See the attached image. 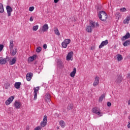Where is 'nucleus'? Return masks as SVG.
Instances as JSON below:
<instances>
[{
  "mask_svg": "<svg viewBox=\"0 0 130 130\" xmlns=\"http://www.w3.org/2000/svg\"><path fill=\"white\" fill-rule=\"evenodd\" d=\"M130 21V16H127L126 19L124 20L123 23L124 24H128V22Z\"/></svg>",
  "mask_w": 130,
  "mask_h": 130,
  "instance_id": "b1692460",
  "label": "nucleus"
},
{
  "mask_svg": "<svg viewBox=\"0 0 130 130\" xmlns=\"http://www.w3.org/2000/svg\"><path fill=\"white\" fill-rule=\"evenodd\" d=\"M128 105H130V100H128Z\"/></svg>",
  "mask_w": 130,
  "mask_h": 130,
  "instance_id": "6e6d98bb",
  "label": "nucleus"
},
{
  "mask_svg": "<svg viewBox=\"0 0 130 130\" xmlns=\"http://www.w3.org/2000/svg\"><path fill=\"white\" fill-rule=\"evenodd\" d=\"M127 77L130 78V73L127 74Z\"/></svg>",
  "mask_w": 130,
  "mask_h": 130,
  "instance_id": "5fc2aeb1",
  "label": "nucleus"
},
{
  "mask_svg": "<svg viewBox=\"0 0 130 130\" xmlns=\"http://www.w3.org/2000/svg\"><path fill=\"white\" fill-rule=\"evenodd\" d=\"M11 103H12V102H11V101H9V100H7L5 102V104H6V105H7V106L10 105Z\"/></svg>",
  "mask_w": 130,
  "mask_h": 130,
  "instance_id": "c9c22d12",
  "label": "nucleus"
},
{
  "mask_svg": "<svg viewBox=\"0 0 130 130\" xmlns=\"http://www.w3.org/2000/svg\"><path fill=\"white\" fill-rule=\"evenodd\" d=\"M92 30H93V28L90 25H87L86 27V31L88 33H91Z\"/></svg>",
  "mask_w": 130,
  "mask_h": 130,
  "instance_id": "6ab92c4d",
  "label": "nucleus"
},
{
  "mask_svg": "<svg viewBox=\"0 0 130 130\" xmlns=\"http://www.w3.org/2000/svg\"><path fill=\"white\" fill-rule=\"evenodd\" d=\"M117 58L118 61H120L121 60H122L123 57L121 55L118 54Z\"/></svg>",
  "mask_w": 130,
  "mask_h": 130,
  "instance_id": "c85d7f7f",
  "label": "nucleus"
},
{
  "mask_svg": "<svg viewBox=\"0 0 130 130\" xmlns=\"http://www.w3.org/2000/svg\"><path fill=\"white\" fill-rule=\"evenodd\" d=\"M95 49V47H91V50H94Z\"/></svg>",
  "mask_w": 130,
  "mask_h": 130,
  "instance_id": "864d4df0",
  "label": "nucleus"
},
{
  "mask_svg": "<svg viewBox=\"0 0 130 130\" xmlns=\"http://www.w3.org/2000/svg\"><path fill=\"white\" fill-rule=\"evenodd\" d=\"M10 53H11V55L14 56V55H16L17 53V48L14 49L11 51H10Z\"/></svg>",
  "mask_w": 130,
  "mask_h": 130,
  "instance_id": "393cba45",
  "label": "nucleus"
},
{
  "mask_svg": "<svg viewBox=\"0 0 130 130\" xmlns=\"http://www.w3.org/2000/svg\"><path fill=\"white\" fill-rule=\"evenodd\" d=\"M43 48H44V49H46V48H47V45L44 44L43 45Z\"/></svg>",
  "mask_w": 130,
  "mask_h": 130,
  "instance_id": "49530a36",
  "label": "nucleus"
},
{
  "mask_svg": "<svg viewBox=\"0 0 130 130\" xmlns=\"http://www.w3.org/2000/svg\"><path fill=\"white\" fill-rule=\"evenodd\" d=\"M76 73H77V69L75 68L73 69V71H72L70 74L71 77L72 78H75V76H76Z\"/></svg>",
  "mask_w": 130,
  "mask_h": 130,
  "instance_id": "a211bd4d",
  "label": "nucleus"
},
{
  "mask_svg": "<svg viewBox=\"0 0 130 130\" xmlns=\"http://www.w3.org/2000/svg\"><path fill=\"white\" fill-rule=\"evenodd\" d=\"M39 27V26L38 25H35L32 27V30L33 31H37L38 30V28Z\"/></svg>",
  "mask_w": 130,
  "mask_h": 130,
  "instance_id": "f704fd0d",
  "label": "nucleus"
},
{
  "mask_svg": "<svg viewBox=\"0 0 130 130\" xmlns=\"http://www.w3.org/2000/svg\"><path fill=\"white\" fill-rule=\"evenodd\" d=\"M74 108V104L72 103H69L67 108V110L68 111H70V110H72Z\"/></svg>",
  "mask_w": 130,
  "mask_h": 130,
  "instance_id": "ddd939ff",
  "label": "nucleus"
},
{
  "mask_svg": "<svg viewBox=\"0 0 130 130\" xmlns=\"http://www.w3.org/2000/svg\"><path fill=\"white\" fill-rule=\"evenodd\" d=\"M14 99H15V96H11L8 98V100L10 101L11 102L13 101Z\"/></svg>",
  "mask_w": 130,
  "mask_h": 130,
  "instance_id": "e433bc0d",
  "label": "nucleus"
},
{
  "mask_svg": "<svg viewBox=\"0 0 130 130\" xmlns=\"http://www.w3.org/2000/svg\"><path fill=\"white\" fill-rule=\"evenodd\" d=\"M47 125V116H44L43 121L41 122L40 125L42 127H44Z\"/></svg>",
  "mask_w": 130,
  "mask_h": 130,
  "instance_id": "7ed1b4c3",
  "label": "nucleus"
},
{
  "mask_svg": "<svg viewBox=\"0 0 130 130\" xmlns=\"http://www.w3.org/2000/svg\"><path fill=\"white\" fill-rule=\"evenodd\" d=\"M99 18L101 21L103 22L106 21L107 20L108 16L105 11H101L98 14Z\"/></svg>",
  "mask_w": 130,
  "mask_h": 130,
  "instance_id": "f257e3e1",
  "label": "nucleus"
},
{
  "mask_svg": "<svg viewBox=\"0 0 130 130\" xmlns=\"http://www.w3.org/2000/svg\"><path fill=\"white\" fill-rule=\"evenodd\" d=\"M129 44H130V40H127L123 43V46H128Z\"/></svg>",
  "mask_w": 130,
  "mask_h": 130,
  "instance_id": "a878e982",
  "label": "nucleus"
},
{
  "mask_svg": "<svg viewBox=\"0 0 130 130\" xmlns=\"http://www.w3.org/2000/svg\"><path fill=\"white\" fill-rule=\"evenodd\" d=\"M34 100H36V99H37V93H34Z\"/></svg>",
  "mask_w": 130,
  "mask_h": 130,
  "instance_id": "c03bdc74",
  "label": "nucleus"
},
{
  "mask_svg": "<svg viewBox=\"0 0 130 130\" xmlns=\"http://www.w3.org/2000/svg\"><path fill=\"white\" fill-rule=\"evenodd\" d=\"M54 32L57 36H59V35H60V33H59V30H58V28H57V27H54Z\"/></svg>",
  "mask_w": 130,
  "mask_h": 130,
  "instance_id": "412c9836",
  "label": "nucleus"
},
{
  "mask_svg": "<svg viewBox=\"0 0 130 130\" xmlns=\"http://www.w3.org/2000/svg\"><path fill=\"white\" fill-rule=\"evenodd\" d=\"M34 59H36V55H34L28 58V60H29V61H33Z\"/></svg>",
  "mask_w": 130,
  "mask_h": 130,
  "instance_id": "bb28decb",
  "label": "nucleus"
},
{
  "mask_svg": "<svg viewBox=\"0 0 130 130\" xmlns=\"http://www.w3.org/2000/svg\"><path fill=\"white\" fill-rule=\"evenodd\" d=\"M61 45L63 48H67V47H68V44L64 42H62Z\"/></svg>",
  "mask_w": 130,
  "mask_h": 130,
  "instance_id": "72a5a7b5",
  "label": "nucleus"
},
{
  "mask_svg": "<svg viewBox=\"0 0 130 130\" xmlns=\"http://www.w3.org/2000/svg\"><path fill=\"white\" fill-rule=\"evenodd\" d=\"M13 106H14L15 109H20L22 106V104L21 103V102L15 101Z\"/></svg>",
  "mask_w": 130,
  "mask_h": 130,
  "instance_id": "20e7f679",
  "label": "nucleus"
},
{
  "mask_svg": "<svg viewBox=\"0 0 130 130\" xmlns=\"http://www.w3.org/2000/svg\"><path fill=\"white\" fill-rule=\"evenodd\" d=\"M59 0H54V2L55 3V4H57V3H58Z\"/></svg>",
  "mask_w": 130,
  "mask_h": 130,
  "instance_id": "8fccbe9b",
  "label": "nucleus"
},
{
  "mask_svg": "<svg viewBox=\"0 0 130 130\" xmlns=\"http://www.w3.org/2000/svg\"><path fill=\"white\" fill-rule=\"evenodd\" d=\"M42 49L41 48V47H38L37 48L36 51H37V52L39 53V52H40V51H41Z\"/></svg>",
  "mask_w": 130,
  "mask_h": 130,
  "instance_id": "58836bf2",
  "label": "nucleus"
},
{
  "mask_svg": "<svg viewBox=\"0 0 130 130\" xmlns=\"http://www.w3.org/2000/svg\"><path fill=\"white\" fill-rule=\"evenodd\" d=\"M59 124L61 127H64V121L63 120L60 121Z\"/></svg>",
  "mask_w": 130,
  "mask_h": 130,
  "instance_id": "7c9ffc66",
  "label": "nucleus"
},
{
  "mask_svg": "<svg viewBox=\"0 0 130 130\" xmlns=\"http://www.w3.org/2000/svg\"><path fill=\"white\" fill-rule=\"evenodd\" d=\"M6 10L7 12L8 17H11L12 12H13V9L12 8V7H11V6H7L6 7Z\"/></svg>",
  "mask_w": 130,
  "mask_h": 130,
  "instance_id": "0eeeda50",
  "label": "nucleus"
},
{
  "mask_svg": "<svg viewBox=\"0 0 130 130\" xmlns=\"http://www.w3.org/2000/svg\"><path fill=\"white\" fill-rule=\"evenodd\" d=\"M42 128V127H41V126H38L35 127L34 130H41Z\"/></svg>",
  "mask_w": 130,
  "mask_h": 130,
  "instance_id": "79ce46f5",
  "label": "nucleus"
},
{
  "mask_svg": "<svg viewBox=\"0 0 130 130\" xmlns=\"http://www.w3.org/2000/svg\"><path fill=\"white\" fill-rule=\"evenodd\" d=\"M4 49V45H0V52Z\"/></svg>",
  "mask_w": 130,
  "mask_h": 130,
  "instance_id": "37998d69",
  "label": "nucleus"
},
{
  "mask_svg": "<svg viewBox=\"0 0 130 130\" xmlns=\"http://www.w3.org/2000/svg\"><path fill=\"white\" fill-rule=\"evenodd\" d=\"M73 51L68 53L66 57L67 60H73V59H72V58H73Z\"/></svg>",
  "mask_w": 130,
  "mask_h": 130,
  "instance_id": "1a4fd4ad",
  "label": "nucleus"
},
{
  "mask_svg": "<svg viewBox=\"0 0 130 130\" xmlns=\"http://www.w3.org/2000/svg\"><path fill=\"white\" fill-rule=\"evenodd\" d=\"M122 80V76L119 75L116 77V80H115V83H116V84H120Z\"/></svg>",
  "mask_w": 130,
  "mask_h": 130,
  "instance_id": "6e6552de",
  "label": "nucleus"
},
{
  "mask_svg": "<svg viewBox=\"0 0 130 130\" xmlns=\"http://www.w3.org/2000/svg\"><path fill=\"white\" fill-rule=\"evenodd\" d=\"M128 38H130V34L129 32H127L124 36L122 37V41H124V40L128 39Z\"/></svg>",
  "mask_w": 130,
  "mask_h": 130,
  "instance_id": "2eb2a0df",
  "label": "nucleus"
},
{
  "mask_svg": "<svg viewBox=\"0 0 130 130\" xmlns=\"http://www.w3.org/2000/svg\"><path fill=\"white\" fill-rule=\"evenodd\" d=\"M107 106H108V107H110V106H111V103H110V102H108V103H107Z\"/></svg>",
  "mask_w": 130,
  "mask_h": 130,
  "instance_id": "a18cd8bd",
  "label": "nucleus"
},
{
  "mask_svg": "<svg viewBox=\"0 0 130 130\" xmlns=\"http://www.w3.org/2000/svg\"><path fill=\"white\" fill-rule=\"evenodd\" d=\"M10 86H11V84L9 82L6 83L4 84V88L6 89V90H8L10 88Z\"/></svg>",
  "mask_w": 130,
  "mask_h": 130,
  "instance_id": "cd10ccee",
  "label": "nucleus"
},
{
  "mask_svg": "<svg viewBox=\"0 0 130 130\" xmlns=\"http://www.w3.org/2000/svg\"><path fill=\"white\" fill-rule=\"evenodd\" d=\"M57 64L60 69H62L63 68V64L62 63V62L60 60H58L57 61Z\"/></svg>",
  "mask_w": 130,
  "mask_h": 130,
  "instance_id": "aec40b11",
  "label": "nucleus"
},
{
  "mask_svg": "<svg viewBox=\"0 0 130 130\" xmlns=\"http://www.w3.org/2000/svg\"><path fill=\"white\" fill-rule=\"evenodd\" d=\"M51 96L49 93H46L45 95V101L49 105V103L51 102V100L50 99Z\"/></svg>",
  "mask_w": 130,
  "mask_h": 130,
  "instance_id": "423d86ee",
  "label": "nucleus"
},
{
  "mask_svg": "<svg viewBox=\"0 0 130 130\" xmlns=\"http://www.w3.org/2000/svg\"><path fill=\"white\" fill-rule=\"evenodd\" d=\"M14 87L16 89H20L21 87V82H16L14 84Z\"/></svg>",
  "mask_w": 130,
  "mask_h": 130,
  "instance_id": "4be33fe9",
  "label": "nucleus"
},
{
  "mask_svg": "<svg viewBox=\"0 0 130 130\" xmlns=\"http://www.w3.org/2000/svg\"><path fill=\"white\" fill-rule=\"evenodd\" d=\"M34 9H35V8H34V7H33V6L30 7L29 8V12H33V11H34Z\"/></svg>",
  "mask_w": 130,
  "mask_h": 130,
  "instance_id": "a19ab883",
  "label": "nucleus"
},
{
  "mask_svg": "<svg viewBox=\"0 0 130 130\" xmlns=\"http://www.w3.org/2000/svg\"><path fill=\"white\" fill-rule=\"evenodd\" d=\"M49 28L48 24H45L42 27V31L43 32H46V31L48 30Z\"/></svg>",
  "mask_w": 130,
  "mask_h": 130,
  "instance_id": "9b49d317",
  "label": "nucleus"
},
{
  "mask_svg": "<svg viewBox=\"0 0 130 130\" xmlns=\"http://www.w3.org/2000/svg\"><path fill=\"white\" fill-rule=\"evenodd\" d=\"M120 12H126V8H122L120 9Z\"/></svg>",
  "mask_w": 130,
  "mask_h": 130,
  "instance_id": "ea45409f",
  "label": "nucleus"
},
{
  "mask_svg": "<svg viewBox=\"0 0 130 130\" xmlns=\"http://www.w3.org/2000/svg\"><path fill=\"white\" fill-rule=\"evenodd\" d=\"M99 84V77H96L95 78L94 82L93 83V86L94 87H96V86H98Z\"/></svg>",
  "mask_w": 130,
  "mask_h": 130,
  "instance_id": "4468645a",
  "label": "nucleus"
},
{
  "mask_svg": "<svg viewBox=\"0 0 130 130\" xmlns=\"http://www.w3.org/2000/svg\"><path fill=\"white\" fill-rule=\"evenodd\" d=\"M16 61H17V58L14 57L10 61L9 64L10 66H13V64H15L16 63Z\"/></svg>",
  "mask_w": 130,
  "mask_h": 130,
  "instance_id": "f3484780",
  "label": "nucleus"
},
{
  "mask_svg": "<svg viewBox=\"0 0 130 130\" xmlns=\"http://www.w3.org/2000/svg\"><path fill=\"white\" fill-rule=\"evenodd\" d=\"M7 62L6 59H4L3 57H0V64H5Z\"/></svg>",
  "mask_w": 130,
  "mask_h": 130,
  "instance_id": "5701e85b",
  "label": "nucleus"
},
{
  "mask_svg": "<svg viewBox=\"0 0 130 130\" xmlns=\"http://www.w3.org/2000/svg\"><path fill=\"white\" fill-rule=\"evenodd\" d=\"M9 48L10 51H12V50H13V49L14 48V41H13V40H11L10 41Z\"/></svg>",
  "mask_w": 130,
  "mask_h": 130,
  "instance_id": "dca6fc26",
  "label": "nucleus"
},
{
  "mask_svg": "<svg viewBox=\"0 0 130 130\" xmlns=\"http://www.w3.org/2000/svg\"><path fill=\"white\" fill-rule=\"evenodd\" d=\"M64 43H67V45L70 44L71 43V39H67L64 40L63 41Z\"/></svg>",
  "mask_w": 130,
  "mask_h": 130,
  "instance_id": "2f4dec72",
  "label": "nucleus"
},
{
  "mask_svg": "<svg viewBox=\"0 0 130 130\" xmlns=\"http://www.w3.org/2000/svg\"><path fill=\"white\" fill-rule=\"evenodd\" d=\"M5 12V10H4V5H3V4L0 3V13H4Z\"/></svg>",
  "mask_w": 130,
  "mask_h": 130,
  "instance_id": "c756f323",
  "label": "nucleus"
},
{
  "mask_svg": "<svg viewBox=\"0 0 130 130\" xmlns=\"http://www.w3.org/2000/svg\"><path fill=\"white\" fill-rule=\"evenodd\" d=\"M29 129H30V127H29V126H26L25 128V130H29Z\"/></svg>",
  "mask_w": 130,
  "mask_h": 130,
  "instance_id": "09e8293b",
  "label": "nucleus"
},
{
  "mask_svg": "<svg viewBox=\"0 0 130 130\" xmlns=\"http://www.w3.org/2000/svg\"><path fill=\"white\" fill-rule=\"evenodd\" d=\"M107 44H108V40H106L105 41H103L101 43V44L99 46V48H102L103 46H105V45H107Z\"/></svg>",
  "mask_w": 130,
  "mask_h": 130,
  "instance_id": "f8f14e48",
  "label": "nucleus"
},
{
  "mask_svg": "<svg viewBox=\"0 0 130 130\" xmlns=\"http://www.w3.org/2000/svg\"><path fill=\"white\" fill-rule=\"evenodd\" d=\"M92 112L98 115L99 117H101V116H103V113L101 111L100 108L98 107H94L92 109Z\"/></svg>",
  "mask_w": 130,
  "mask_h": 130,
  "instance_id": "f03ea898",
  "label": "nucleus"
},
{
  "mask_svg": "<svg viewBox=\"0 0 130 130\" xmlns=\"http://www.w3.org/2000/svg\"><path fill=\"white\" fill-rule=\"evenodd\" d=\"M117 15H118L119 16V17H118V19H119V17H120V13H117Z\"/></svg>",
  "mask_w": 130,
  "mask_h": 130,
  "instance_id": "603ef678",
  "label": "nucleus"
},
{
  "mask_svg": "<svg viewBox=\"0 0 130 130\" xmlns=\"http://www.w3.org/2000/svg\"><path fill=\"white\" fill-rule=\"evenodd\" d=\"M32 77H33V73H28L26 74V80L28 82H30L31 81V79H32Z\"/></svg>",
  "mask_w": 130,
  "mask_h": 130,
  "instance_id": "9d476101",
  "label": "nucleus"
},
{
  "mask_svg": "<svg viewBox=\"0 0 130 130\" xmlns=\"http://www.w3.org/2000/svg\"><path fill=\"white\" fill-rule=\"evenodd\" d=\"M89 26L93 29H95V28L98 27L99 24L98 23H96L93 21H91L89 23Z\"/></svg>",
  "mask_w": 130,
  "mask_h": 130,
  "instance_id": "39448f33",
  "label": "nucleus"
},
{
  "mask_svg": "<svg viewBox=\"0 0 130 130\" xmlns=\"http://www.w3.org/2000/svg\"><path fill=\"white\" fill-rule=\"evenodd\" d=\"M29 21H30V22H33V18H32V17H30Z\"/></svg>",
  "mask_w": 130,
  "mask_h": 130,
  "instance_id": "3c124183",
  "label": "nucleus"
},
{
  "mask_svg": "<svg viewBox=\"0 0 130 130\" xmlns=\"http://www.w3.org/2000/svg\"><path fill=\"white\" fill-rule=\"evenodd\" d=\"M105 98V95L103 94L101 95V96L99 99L100 102H102L103 101V99Z\"/></svg>",
  "mask_w": 130,
  "mask_h": 130,
  "instance_id": "473e14b6",
  "label": "nucleus"
},
{
  "mask_svg": "<svg viewBox=\"0 0 130 130\" xmlns=\"http://www.w3.org/2000/svg\"><path fill=\"white\" fill-rule=\"evenodd\" d=\"M38 91H39V87H37L36 88H35L34 93H38Z\"/></svg>",
  "mask_w": 130,
  "mask_h": 130,
  "instance_id": "4c0bfd02",
  "label": "nucleus"
},
{
  "mask_svg": "<svg viewBox=\"0 0 130 130\" xmlns=\"http://www.w3.org/2000/svg\"><path fill=\"white\" fill-rule=\"evenodd\" d=\"M127 128H130V122H128V124L127 125Z\"/></svg>",
  "mask_w": 130,
  "mask_h": 130,
  "instance_id": "de8ad7c7",
  "label": "nucleus"
}]
</instances>
